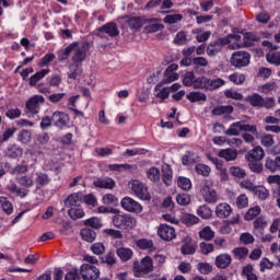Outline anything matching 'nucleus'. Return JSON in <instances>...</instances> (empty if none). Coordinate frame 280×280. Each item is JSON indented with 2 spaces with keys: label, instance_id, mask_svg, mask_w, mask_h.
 I'll list each match as a JSON object with an SVG mask.
<instances>
[{
  "label": "nucleus",
  "instance_id": "nucleus-11",
  "mask_svg": "<svg viewBox=\"0 0 280 280\" xmlns=\"http://www.w3.org/2000/svg\"><path fill=\"white\" fill-rule=\"evenodd\" d=\"M158 235L164 242H172L176 237V230L168 224H161L158 229Z\"/></svg>",
  "mask_w": 280,
  "mask_h": 280
},
{
  "label": "nucleus",
  "instance_id": "nucleus-44",
  "mask_svg": "<svg viewBox=\"0 0 280 280\" xmlns=\"http://www.w3.org/2000/svg\"><path fill=\"white\" fill-rule=\"evenodd\" d=\"M252 194L257 196L258 200H267L268 196H270V191L264 186H256Z\"/></svg>",
  "mask_w": 280,
  "mask_h": 280
},
{
  "label": "nucleus",
  "instance_id": "nucleus-39",
  "mask_svg": "<svg viewBox=\"0 0 280 280\" xmlns=\"http://www.w3.org/2000/svg\"><path fill=\"white\" fill-rule=\"evenodd\" d=\"M196 90L209 91V78L199 77L195 79V85L192 86Z\"/></svg>",
  "mask_w": 280,
  "mask_h": 280
},
{
  "label": "nucleus",
  "instance_id": "nucleus-62",
  "mask_svg": "<svg viewBox=\"0 0 280 280\" xmlns=\"http://www.w3.org/2000/svg\"><path fill=\"white\" fill-rule=\"evenodd\" d=\"M199 236L201 240H206L207 242H211V238L214 237V233L211 228L206 226L202 231L199 232Z\"/></svg>",
  "mask_w": 280,
  "mask_h": 280
},
{
  "label": "nucleus",
  "instance_id": "nucleus-46",
  "mask_svg": "<svg viewBox=\"0 0 280 280\" xmlns=\"http://www.w3.org/2000/svg\"><path fill=\"white\" fill-rule=\"evenodd\" d=\"M195 172L199 176H203V178H207L209 176V174H211V167H209V165H207V164L199 163L195 166Z\"/></svg>",
  "mask_w": 280,
  "mask_h": 280
},
{
  "label": "nucleus",
  "instance_id": "nucleus-6",
  "mask_svg": "<svg viewBox=\"0 0 280 280\" xmlns=\"http://www.w3.org/2000/svg\"><path fill=\"white\" fill-rule=\"evenodd\" d=\"M80 275L83 280L100 279V269L94 265L83 264L80 268Z\"/></svg>",
  "mask_w": 280,
  "mask_h": 280
},
{
  "label": "nucleus",
  "instance_id": "nucleus-57",
  "mask_svg": "<svg viewBox=\"0 0 280 280\" xmlns=\"http://www.w3.org/2000/svg\"><path fill=\"white\" fill-rule=\"evenodd\" d=\"M136 246L140 248V250H148V248H152L154 246V242L148 238H140L136 242Z\"/></svg>",
  "mask_w": 280,
  "mask_h": 280
},
{
  "label": "nucleus",
  "instance_id": "nucleus-20",
  "mask_svg": "<svg viewBox=\"0 0 280 280\" xmlns=\"http://www.w3.org/2000/svg\"><path fill=\"white\" fill-rule=\"evenodd\" d=\"M233 110V105H218L217 107L212 108L211 115H214L215 117H220L222 115H232Z\"/></svg>",
  "mask_w": 280,
  "mask_h": 280
},
{
  "label": "nucleus",
  "instance_id": "nucleus-49",
  "mask_svg": "<svg viewBox=\"0 0 280 280\" xmlns=\"http://www.w3.org/2000/svg\"><path fill=\"white\" fill-rule=\"evenodd\" d=\"M247 162L250 172H253L254 174H261V172H264V164L260 163L258 160H252Z\"/></svg>",
  "mask_w": 280,
  "mask_h": 280
},
{
  "label": "nucleus",
  "instance_id": "nucleus-3",
  "mask_svg": "<svg viewBox=\"0 0 280 280\" xmlns=\"http://www.w3.org/2000/svg\"><path fill=\"white\" fill-rule=\"evenodd\" d=\"M154 270V260L152 257L145 256L141 259V261L133 262V277L137 279H141V277H145V275H150Z\"/></svg>",
  "mask_w": 280,
  "mask_h": 280
},
{
  "label": "nucleus",
  "instance_id": "nucleus-56",
  "mask_svg": "<svg viewBox=\"0 0 280 280\" xmlns=\"http://www.w3.org/2000/svg\"><path fill=\"white\" fill-rule=\"evenodd\" d=\"M147 152L148 150L145 149H127L122 153V156H125V159H130V156L143 155V154H147Z\"/></svg>",
  "mask_w": 280,
  "mask_h": 280
},
{
  "label": "nucleus",
  "instance_id": "nucleus-50",
  "mask_svg": "<svg viewBox=\"0 0 280 280\" xmlns=\"http://www.w3.org/2000/svg\"><path fill=\"white\" fill-rule=\"evenodd\" d=\"M80 75H82V69H81L80 65L73 63L70 67V73H68V78L70 80H78V78H80Z\"/></svg>",
  "mask_w": 280,
  "mask_h": 280
},
{
  "label": "nucleus",
  "instance_id": "nucleus-59",
  "mask_svg": "<svg viewBox=\"0 0 280 280\" xmlns=\"http://www.w3.org/2000/svg\"><path fill=\"white\" fill-rule=\"evenodd\" d=\"M235 259H246L248 257V248L247 247H236L232 250Z\"/></svg>",
  "mask_w": 280,
  "mask_h": 280
},
{
  "label": "nucleus",
  "instance_id": "nucleus-37",
  "mask_svg": "<svg viewBox=\"0 0 280 280\" xmlns=\"http://www.w3.org/2000/svg\"><path fill=\"white\" fill-rule=\"evenodd\" d=\"M186 98L189 100L192 104H196V102H207V94L197 91V92H190L186 95Z\"/></svg>",
  "mask_w": 280,
  "mask_h": 280
},
{
  "label": "nucleus",
  "instance_id": "nucleus-24",
  "mask_svg": "<svg viewBox=\"0 0 280 280\" xmlns=\"http://www.w3.org/2000/svg\"><path fill=\"white\" fill-rule=\"evenodd\" d=\"M260 38L253 32H246L243 35V46L244 47H254L255 43H259Z\"/></svg>",
  "mask_w": 280,
  "mask_h": 280
},
{
  "label": "nucleus",
  "instance_id": "nucleus-48",
  "mask_svg": "<svg viewBox=\"0 0 280 280\" xmlns=\"http://www.w3.org/2000/svg\"><path fill=\"white\" fill-rule=\"evenodd\" d=\"M130 30H140L143 27V20L140 16H131L127 21Z\"/></svg>",
  "mask_w": 280,
  "mask_h": 280
},
{
  "label": "nucleus",
  "instance_id": "nucleus-22",
  "mask_svg": "<svg viewBox=\"0 0 280 280\" xmlns=\"http://www.w3.org/2000/svg\"><path fill=\"white\" fill-rule=\"evenodd\" d=\"M264 149L261 147H256L250 152L245 155L246 161H261L265 156Z\"/></svg>",
  "mask_w": 280,
  "mask_h": 280
},
{
  "label": "nucleus",
  "instance_id": "nucleus-2",
  "mask_svg": "<svg viewBox=\"0 0 280 280\" xmlns=\"http://www.w3.org/2000/svg\"><path fill=\"white\" fill-rule=\"evenodd\" d=\"M113 224L120 231H131L137 226V219L130 214L120 213L119 210H114Z\"/></svg>",
  "mask_w": 280,
  "mask_h": 280
},
{
  "label": "nucleus",
  "instance_id": "nucleus-35",
  "mask_svg": "<svg viewBox=\"0 0 280 280\" xmlns=\"http://www.w3.org/2000/svg\"><path fill=\"white\" fill-rule=\"evenodd\" d=\"M197 215H199V218L202 220H211L213 211H211L209 206L202 205L197 209Z\"/></svg>",
  "mask_w": 280,
  "mask_h": 280
},
{
  "label": "nucleus",
  "instance_id": "nucleus-14",
  "mask_svg": "<svg viewBox=\"0 0 280 280\" xmlns=\"http://www.w3.org/2000/svg\"><path fill=\"white\" fill-rule=\"evenodd\" d=\"M65 207L68 209H73L75 207L82 206V192H72L63 201Z\"/></svg>",
  "mask_w": 280,
  "mask_h": 280
},
{
  "label": "nucleus",
  "instance_id": "nucleus-17",
  "mask_svg": "<svg viewBox=\"0 0 280 280\" xmlns=\"http://www.w3.org/2000/svg\"><path fill=\"white\" fill-rule=\"evenodd\" d=\"M50 72L51 70L47 68V69H42L37 71L35 74L31 75L28 79L30 86H37L40 80H43L45 75H49Z\"/></svg>",
  "mask_w": 280,
  "mask_h": 280
},
{
  "label": "nucleus",
  "instance_id": "nucleus-55",
  "mask_svg": "<svg viewBox=\"0 0 280 280\" xmlns=\"http://www.w3.org/2000/svg\"><path fill=\"white\" fill-rule=\"evenodd\" d=\"M84 202L90 207H97V198L93 194L84 195L81 192V203Z\"/></svg>",
  "mask_w": 280,
  "mask_h": 280
},
{
  "label": "nucleus",
  "instance_id": "nucleus-7",
  "mask_svg": "<svg viewBox=\"0 0 280 280\" xmlns=\"http://www.w3.org/2000/svg\"><path fill=\"white\" fill-rule=\"evenodd\" d=\"M40 104H45V97L43 95H34L26 102L25 108L31 115H38Z\"/></svg>",
  "mask_w": 280,
  "mask_h": 280
},
{
  "label": "nucleus",
  "instance_id": "nucleus-13",
  "mask_svg": "<svg viewBox=\"0 0 280 280\" xmlns=\"http://www.w3.org/2000/svg\"><path fill=\"white\" fill-rule=\"evenodd\" d=\"M200 192L202 194L205 202L208 205H215V202H218V192L211 189L208 185L201 187Z\"/></svg>",
  "mask_w": 280,
  "mask_h": 280
},
{
  "label": "nucleus",
  "instance_id": "nucleus-18",
  "mask_svg": "<svg viewBox=\"0 0 280 280\" xmlns=\"http://www.w3.org/2000/svg\"><path fill=\"white\" fill-rule=\"evenodd\" d=\"M231 213H233V209L229 203H219L215 208V215L221 220H224V218H229Z\"/></svg>",
  "mask_w": 280,
  "mask_h": 280
},
{
  "label": "nucleus",
  "instance_id": "nucleus-47",
  "mask_svg": "<svg viewBox=\"0 0 280 280\" xmlns=\"http://www.w3.org/2000/svg\"><path fill=\"white\" fill-rule=\"evenodd\" d=\"M56 60V55L54 52H47L40 61L37 63L40 69L44 67H49L50 62H54Z\"/></svg>",
  "mask_w": 280,
  "mask_h": 280
},
{
  "label": "nucleus",
  "instance_id": "nucleus-9",
  "mask_svg": "<svg viewBox=\"0 0 280 280\" xmlns=\"http://www.w3.org/2000/svg\"><path fill=\"white\" fill-rule=\"evenodd\" d=\"M120 205L122 209L129 213H141V211H143L141 203L130 197H124L120 201Z\"/></svg>",
  "mask_w": 280,
  "mask_h": 280
},
{
  "label": "nucleus",
  "instance_id": "nucleus-40",
  "mask_svg": "<svg viewBox=\"0 0 280 280\" xmlns=\"http://www.w3.org/2000/svg\"><path fill=\"white\" fill-rule=\"evenodd\" d=\"M68 215L71 220H80L84 218V209H82V206L70 208L68 209Z\"/></svg>",
  "mask_w": 280,
  "mask_h": 280
},
{
  "label": "nucleus",
  "instance_id": "nucleus-45",
  "mask_svg": "<svg viewBox=\"0 0 280 280\" xmlns=\"http://www.w3.org/2000/svg\"><path fill=\"white\" fill-rule=\"evenodd\" d=\"M182 222L186 226H194V224H198V222H200V219L191 213H185L182 217Z\"/></svg>",
  "mask_w": 280,
  "mask_h": 280
},
{
  "label": "nucleus",
  "instance_id": "nucleus-28",
  "mask_svg": "<svg viewBox=\"0 0 280 280\" xmlns=\"http://www.w3.org/2000/svg\"><path fill=\"white\" fill-rule=\"evenodd\" d=\"M35 178L36 189H40V187H47L51 183V178L47 173H37Z\"/></svg>",
  "mask_w": 280,
  "mask_h": 280
},
{
  "label": "nucleus",
  "instance_id": "nucleus-41",
  "mask_svg": "<svg viewBox=\"0 0 280 280\" xmlns=\"http://www.w3.org/2000/svg\"><path fill=\"white\" fill-rule=\"evenodd\" d=\"M16 183L24 187L25 189H30V187H34V179L30 175H23L15 178Z\"/></svg>",
  "mask_w": 280,
  "mask_h": 280
},
{
  "label": "nucleus",
  "instance_id": "nucleus-52",
  "mask_svg": "<svg viewBox=\"0 0 280 280\" xmlns=\"http://www.w3.org/2000/svg\"><path fill=\"white\" fill-rule=\"evenodd\" d=\"M177 186L183 189V191H189L192 187L191 179L187 177L179 176L177 178Z\"/></svg>",
  "mask_w": 280,
  "mask_h": 280
},
{
  "label": "nucleus",
  "instance_id": "nucleus-5",
  "mask_svg": "<svg viewBox=\"0 0 280 280\" xmlns=\"http://www.w3.org/2000/svg\"><path fill=\"white\" fill-rule=\"evenodd\" d=\"M131 191H133V194L140 198V200H152V196H150L145 184L139 182L138 179H135L131 183Z\"/></svg>",
  "mask_w": 280,
  "mask_h": 280
},
{
  "label": "nucleus",
  "instance_id": "nucleus-54",
  "mask_svg": "<svg viewBox=\"0 0 280 280\" xmlns=\"http://www.w3.org/2000/svg\"><path fill=\"white\" fill-rule=\"evenodd\" d=\"M240 132H242V129H240V121H236L230 125V128L225 131V135L226 137H240Z\"/></svg>",
  "mask_w": 280,
  "mask_h": 280
},
{
  "label": "nucleus",
  "instance_id": "nucleus-36",
  "mask_svg": "<svg viewBox=\"0 0 280 280\" xmlns=\"http://www.w3.org/2000/svg\"><path fill=\"white\" fill-rule=\"evenodd\" d=\"M195 163H198V155L194 151H186L182 158V165H194Z\"/></svg>",
  "mask_w": 280,
  "mask_h": 280
},
{
  "label": "nucleus",
  "instance_id": "nucleus-31",
  "mask_svg": "<svg viewBox=\"0 0 280 280\" xmlns=\"http://www.w3.org/2000/svg\"><path fill=\"white\" fill-rule=\"evenodd\" d=\"M8 191L10 194H16L19 198H26L30 195V190L27 188H20L16 184H11L8 187Z\"/></svg>",
  "mask_w": 280,
  "mask_h": 280
},
{
  "label": "nucleus",
  "instance_id": "nucleus-16",
  "mask_svg": "<svg viewBox=\"0 0 280 280\" xmlns=\"http://www.w3.org/2000/svg\"><path fill=\"white\" fill-rule=\"evenodd\" d=\"M233 261V258H231V255L229 254H221L215 257L214 264L217 268L224 270L231 266V262Z\"/></svg>",
  "mask_w": 280,
  "mask_h": 280
},
{
  "label": "nucleus",
  "instance_id": "nucleus-23",
  "mask_svg": "<svg viewBox=\"0 0 280 280\" xmlns=\"http://www.w3.org/2000/svg\"><path fill=\"white\" fill-rule=\"evenodd\" d=\"M161 172H162V180L164 185H166V187H170V185H172V178H173L172 166H170V164L162 165Z\"/></svg>",
  "mask_w": 280,
  "mask_h": 280
},
{
  "label": "nucleus",
  "instance_id": "nucleus-43",
  "mask_svg": "<svg viewBox=\"0 0 280 280\" xmlns=\"http://www.w3.org/2000/svg\"><path fill=\"white\" fill-rule=\"evenodd\" d=\"M101 264H106L109 268H113L117 264L115 252H108L105 256L101 257Z\"/></svg>",
  "mask_w": 280,
  "mask_h": 280
},
{
  "label": "nucleus",
  "instance_id": "nucleus-60",
  "mask_svg": "<svg viewBox=\"0 0 280 280\" xmlns=\"http://www.w3.org/2000/svg\"><path fill=\"white\" fill-rule=\"evenodd\" d=\"M197 270H199L201 275H211V272H213V266L209 262H199Z\"/></svg>",
  "mask_w": 280,
  "mask_h": 280
},
{
  "label": "nucleus",
  "instance_id": "nucleus-38",
  "mask_svg": "<svg viewBox=\"0 0 280 280\" xmlns=\"http://www.w3.org/2000/svg\"><path fill=\"white\" fill-rule=\"evenodd\" d=\"M147 177L149 178V180H151V183H160L161 182V171L156 166L150 167L147 171Z\"/></svg>",
  "mask_w": 280,
  "mask_h": 280
},
{
  "label": "nucleus",
  "instance_id": "nucleus-26",
  "mask_svg": "<svg viewBox=\"0 0 280 280\" xmlns=\"http://www.w3.org/2000/svg\"><path fill=\"white\" fill-rule=\"evenodd\" d=\"M16 141L23 145H30L32 143V131L27 129H22L19 131Z\"/></svg>",
  "mask_w": 280,
  "mask_h": 280
},
{
  "label": "nucleus",
  "instance_id": "nucleus-27",
  "mask_svg": "<svg viewBox=\"0 0 280 280\" xmlns=\"http://www.w3.org/2000/svg\"><path fill=\"white\" fill-rule=\"evenodd\" d=\"M265 167L269 172H280V156H276L275 160L267 158L265 162Z\"/></svg>",
  "mask_w": 280,
  "mask_h": 280
},
{
  "label": "nucleus",
  "instance_id": "nucleus-15",
  "mask_svg": "<svg viewBox=\"0 0 280 280\" xmlns=\"http://www.w3.org/2000/svg\"><path fill=\"white\" fill-rule=\"evenodd\" d=\"M96 189H115V179L110 177H98L93 182Z\"/></svg>",
  "mask_w": 280,
  "mask_h": 280
},
{
  "label": "nucleus",
  "instance_id": "nucleus-29",
  "mask_svg": "<svg viewBox=\"0 0 280 280\" xmlns=\"http://www.w3.org/2000/svg\"><path fill=\"white\" fill-rule=\"evenodd\" d=\"M116 255L122 261H130V259H132V255H135V253L132 252V249H130L128 247H120V248H117Z\"/></svg>",
  "mask_w": 280,
  "mask_h": 280
},
{
  "label": "nucleus",
  "instance_id": "nucleus-21",
  "mask_svg": "<svg viewBox=\"0 0 280 280\" xmlns=\"http://www.w3.org/2000/svg\"><path fill=\"white\" fill-rule=\"evenodd\" d=\"M80 235L84 242H89V244H93L95 240L97 238V233L90 228H83L80 231Z\"/></svg>",
  "mask_w": 280,
  "mask_h": 280
},
{
  "label": "nucleus",
  "instance_id": "nucleus-19",
  "mask_svg": "<svg viewBox=\"0 0 280 280\" xmlns=\"http://www.w3.org/2000/svg\"><path fill=\"white\" fill-rule=\"evenodd\" d=\"M7 159H21L23 156V148L19 144H11L5 150Z\"/></svg>",
  "mask_w": 280,
  "mask_h": 280
},
{
  "label": "nucleus",
  "instance_id": "nucleus-63",
  "mask_svg": "<svg viewBox=\"0 0 280 280\" xmlns=\"http://www.w3.org/2000/svg\"><path fill=\"white\" fill-rule=\"evenodd\" d=\"M224 84H226V82L220 78L214 80L209 79V91H215L217 89L224 86Z\"/></svg>",
  "mask_w": 280,
  "mask_h": 280
},
{
  "label": "nucleus",
  "instance_id": "nucleus-42",
  "mask_svg": "<svg viewBox=\"0 0 280 280\" xmlns=\"http://www.w3.org/2000/svg\"><path fill=\"white\" fill-rule=\"evenodd\" d=\"M182 82L184 86H194L196 84V74L194 71H188L182 75Z\"/></svg>",
  "mask_w": 280,
  "mask_h": 280
},
{
  "label": "nucleus",
  "instance_id": "nucleus-4",
  "mask_svg": "<svg viewBox=\"0 0 280 280\" xmlns=\"http://www.w3.org/2000/svg\"><path fill=\"white\" fill-rule=\"evenodd\" d=\"M232 67L242 69V67H248L250 65V54L244 50H237L232 54L230 59Z\"/></svg>",
  "mask_w": 280,
  "mask_h": 280
},
{
  "label": "nucleus",
  "instance_id": "nucleus-61",
  "mask_svg": "<svg viewBox=\"0 0 280 280\" xmlns=\"http://www.w3.org/2000/svg\"><path fill=\"white\" fill-rule=\"evenodd\" d=\"M266 60L269 62V65H276V67L280 66V52H268L266 55Z\"/></svg>",
  "mask_w": 280,
  "mask_h": 280
},
{
  "label": "nucleus",
  "instance_id": "nucleus-10",
  "mask_svg": "<svg viewBox=\"0 0 280 280\" xmlns=\"http://www.w3.org/2000/svg\"><path fill=\"white\" fill-rule=\"evenodd\" d=\"M104 34H107V36H109L110 38H115L116 36H119V27H117V23L109 22L101 26L98 28L97 36H100V38H104Z\"/></svg>",
  "mask_w": 280,
  "mask_h": 280
},
{
  "label": "nucleus",
  "instance_id": "nucleus-53",
  "mask_svg": "<svg viewBox=\"0 0 280 280\" xmlns=\"http://www.w3.org/2000/svg\"><path fill=\"white\" fill-rule=\"evenodd\" d=\"M230 174L231 176H234V178H238L240 180H242L246 176V170L240 166H231Z\"/></svg>",
  "mask_w": 280,
  "mask_h": 280
},
{
  "label": "nucleus",
  "instance_id": "nucleus-8",
  "mask_svg": "<svg viewBox=\"0 0 280 280\" xmlns=\"http://www.w3.org/2000/svg\"><path fill=\"white\" fill-rule=\"evenodd\" d=\"M51 120L55 128L62 130V128H67V126H69L70 117L69 114L65 112L56 110L51 116Z\"/></svg>",
  "mask_w": 280,
  "mask_h": 280
},
{
  "label": "nucleus",
  "instance_id": "nucleus-25",
  "mask_svg": "<svg viewBox=\"0 0 280 280\" xmlns=\"http://www.w3.org/2000/svg\"><path fill=\"white\" fill-rule=\"evenodd\" d=\"M245 102H248V104H250V106H253L254 108H261L264 96H261L259 93H254L246 96Z\"/></svg>",
  "mask_w": 280,
  "mask_h": 280
},
{
  "label": "nucleus",
  "instance_id": "nucleus-64",
  "mask_svg": "<svg viewBox=\"0 0 280 280\" xmlns=\"http://www.w3.org/2000/svg\"><path fill=\"white\" fill-rule=\"evenodd\" d=\"M103 203L112 205V207H117V205H119V200L117 199V197H115V195L107 194L103 196Z\"/></svg>",
  "mask_w": 280,
  "mask_h": 280
},
{
  "label": "nucleus",
  "instance_id": "nucleus-33",
  "mask_svg": "<svg viewBox=\"0 0 280 280\" xmlns=\"http://www.w3.org/2000/svg\"><path fill=\"white\" fill-rule=\"evenodd\" d=\"M220 159H225V161H235L237 159L236 149H223L218 154Z\"/></svg>",
  "mask_w": 280,
  "mask_h": 280
},
{
  "label": "nucleus",
  "instance_id": "nucleus-32",
  "mask_svg": "<svg viewBox=\"0 0 280 280\" xmlns=\"http://www.w3.org/2000/svg\"><path fill=\"white\" fill-rule=\"evenodd\" d=\"M259 215H261V207L255 206L247 210L244 215V220H246V222H250V220H255V218H259Z\"/></svg>",
  "mask_w": 280,
  "mask_h": 280
},
{
  "label": "nucleus",
  "instance_id": "nucleus-1",
  "mask_svg": "<svg viewBox=\"0 0 280 280\" xmlns=\"http://www.w3.org/2000/svg\"><path fill=\"white\" fill-rule=\"evenodd\" d=\"M91 49V43L82 42L81 45L79 42H73L69 46H67L63 50L58 52L59 62H65V60L69 59V56L72 55L73 65H82L84 60H86V51Z\"/></svg>",
  "mask_w": 280,
  "mask_h": 280
},
{
  "label": "nucleus",
  "instance_id": "nucleus-12",
  "mask_svg": "<svg viewBox=\"0 0 280 280\" xmlns=\"http://www.w3.org/2000/svg\"><path fill=\"white\" fill-rule=\"evenodd\" d=\"M198 248V243L191 240L190 236H186L183 240V245L180 247L182 255H194Z\"/></svg>",
  "mask_w": 280,
  "mask_h": 280
},
{
  "label": "nucleus",
  "instance_id": "nucleus-58",
  "mask_svg": "<svg viewBox=\"0 0 280 280\" xmlns=\"http://www.w3.org/2000/svg\"><path fill=\"white\" fill-rule=\"evenodd\" d=\"M238 124L241 132H252V135H257V126L246 124L244 120L238 121Z\"/></svg>",
  "mask_w": 280,
  "mask_h": 280
},
{
  "label": "nucleus",
  "instance_id": "nucleus-51",
  "mask_svg": "<svg viewBox=\"0 0 280 280\" xmlns=\"http://www.w3.org/2000/svg\"><path fill=\"white\" fill-rule=\"evenodd\" d=\"M176 202L177 205H180V207H187L191 203V196L185 192L178 194L176 196Z\"/></svg>",
  "mask_w": 280,
  "mask_h": 280
},
{
  "label": "nucleus",
  "instance_id": "nucleus-34",
  "mask_svg": "<svg viewBox=\"0 0 280 280\" xmlns=\"http://www.w3.org/2000/svg\"><path fill=\"white\" fill-rule=\"evenodd\" d=\"M84 226H90L91 229H95L96 231H100L104 226L102 223V219L97 217H92L90 219H86L83 221Z\"/></svg>",
  "mask_w": 280,
  "mask_h": 280
},
{
  "label": "nucleus",
  "instance_id": "nucleus-30",
  "mask_svg": "<svg viewBox=\"0 0 280 280\" xmlns=\"http://www.w3.org/2000/svg\"><path fill=\"white\" fill-rule=\"evenodd\" d=\"M0 207L7 215H12V213H14V206L10 202V200H8V197H0Z\"/></svg>",
  "mask_w": 280,
  "mask_h": 280
}]
</instances>
